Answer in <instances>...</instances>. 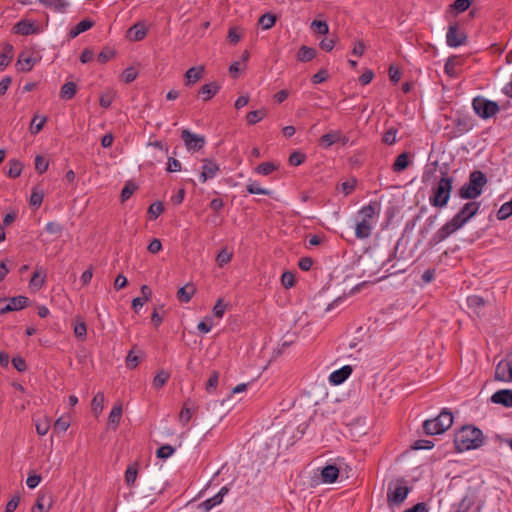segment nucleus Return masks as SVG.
Instances as JSON below:
<instances>
[{"label":"nucleus","mask_w":512,"mask_h":512,"mask_svg":"<svg viewBox=\"0 0 512 512\" xmlns=\"http://www.w3.org/2000/svg\"><path fill=\"white\" fill-rule=\"evenodd\" d=\"M480 203L475 201L467 202L446 224H444L433 236L434 243L444 241L451 234L462 228L479 211Z\"/></svg>","instance_id":"obj_1"},{"label":"nucleus","mask_w":512,"mask_h":512,"mask_svg":"<svg viewBox=\"0 0 512 512\" xmlns=\"http://www.w3.org/2000/svg\"><path fill=\"white\" fill-rule=\"evenodd\" d=\"M482 431L472 425L463 426L454 438V444L457 451L462 452L471 449H477L483 444Z\"/></svg>","instance_id":"obj_2"},{"label":"nucleus","mask_w":512,"mask_h":512,"mask_svg":"<svg viewBox=\"0 0 512 512\" xmlns=\"http://www.w3.org/2000/svg\"><path fill=\"white\" fill-rule=\"evenodd\" d=\"M486 175L479 170L472 171L469 175L468 183H465L457 192L461 199L473 200L482 194L483 188L487 184Z\"/></svg>","instance_id":"obj_3"},{"label":"nucleus","mask_w":512,"mask_h":512,"mask_svg":"<svg viewBox=\"0 0 512 512\" xmlns=\"http://www.w3.org/2000/svg\"><path fill=\"white\" fill-rule=\"evenodd\" d=\"M442 177L432 189L430 204L434 207L443 208L447 205L452 191L453 178L447 173H442Z\"/></svg>","instance_id":"obj_4"},{"label":"nucleus","mask_w":512,"mask_h":512,"mask_svg":"<svg viewBox=\"0 0 512 512\" xmlns=\"http://www.w3.org/2000/svg\"><path fill=\"white\" fill-rule=\"evenodd\" d=\"M380 211V203L374 201L370 202L360 210L362 220L357 223L355 234L359 239L368 238L372 232V218Z\"/></svg>","instance_id":"obj_5"},{"label":"nucleus","mask_w":512,"mask_h":512,"mask_svg":"<svg viewBox=\"0 0 512 512\" xmlns=\"http://www.w3.org/2000/svg\"><path fill=\"white\" fill-rule=\"evenodd\" d=\"M453 424V414L447 409L441 411V413L434 419L424 421L423 429L427 435H438L444 433Z\"/></svg>","instance_id":"obj_6"},{"label":"nucleus","mask_w":512,"mask_h":512,"mask_svg":"<svg viewBox=\"0 0 512 512\" xmlns=\"http://www.w3.org/2000/svg\"><path fill=\"white\" fill-rule=\"evenodd\" d=\"M472 106L475 113L483 119H488L499 111V106L496 102L487 100L480 96L473 99Z\"/></svg>","instance_id":"obj_7"},{"label":"nucleus","mask_w":512,"mask_h":512,"mask_svg":"<svg viewBox=\"0 0 512 512\" xmlns=\"http://www.w3.org/2000/svg\"><path fill=\"white\" fill-rule=\"evenodd\" d=\"M404 480H398L395 487L392 489L390 486L387 491V502L388 505L391 506H397L402 504L405 499L407 498L410 488L404 484Z\"/></svg>","instance_id":"obj_8"},{"label":"nucleus","mask_w":512,"mask_h":512,"mask_svg":"<svg viewBox=\"0 0 512 512\" xmlns=\"http://www.w3.org/2000/svg\"><path fill=\"white\" fill-rule=\"evenodd\" d=\"M494 379L500 382H512V352L496 365Z\"/></svg>","instance_id":"obj_9"},{"label":"nucleus","mask_w":512,"mask_h":512,"mask_svg":"<svg viewBox=\"0 0 512 512\" xmlns=\"http://www.w3.org/2000/svg\"><path fill=\"white\" fill-rule=\"evenodd\" d=\"M467 35L465 32L459 30L457 24H452L448 27L446 41L450 47H458L465 44Z\"/></svg>","instance_id":"obj_10"},{"label":"nucleus","mask_w":512,"mask_h":512,"mask_svg":"<svg viewBox=\"0 0 512 512\" xmlns=\"http://www.w3.org/2000/svg\"><path fill=\"white\" fill-rule=\"evenodd\" d=\"M181 138L188 150H200L205 144V138L203 136L194 134L188 129L182 130Z\"/></svg>","instance_id":"obj_11"},{"label":"nucleus","mask_w":512,"mask_h":512,"mask_svg":"<svg viewBox=\"0 0 512 512\" xmlns=\"http://www.w3.org/2000/svg\"><path fill=\"white\" fill-rule=\"evenodd\" d=\"M203 167L202 172L200 174V179L204 183L208 179H212L219 172V165L211 159H203Z\"/></svg>","instance_id":"obj_12"},{"label":"nucleus","mask_w":512,"mask_h":512,"mask_svg":"<svg viewBox=\"0 0 512 512\" xmlns=\"http://www.w3.org/2000/svg\"><path fill=\"white\" fill-rule=\"evenodd\" d=\"M491 401L505 407H512V390L502 389L495 392L491 397Z\"/></svg>","instance_id":"obj_13"},{"label":"nucleus","mask_w":512,"mask_h":512,"mask_svg":"<svg viewBox=\"0 0 512 512\" xmlns=\"http://www.w3.org/2000/svg\"><path fill=\"white\" fill-rule=\"evenodd\" d=\"M35 62L36 60L32 56L28 55L26 52H22L19 54L16 63L17 70L21 72H29L32 70Z\"/></svg>","instance_id":"obj_14"},{"label":"nucleus","mask_w":512,"mask_h":512,"mask_svg":"<svg viewBox=\"0 0 512 512\" xmlns=\"http://www.w3.org/2000/svg\"><path fill=\"white\" fill-rule=\"evenodd\" d=\"M220 86L216 82L204 84L198 91V96L202 97L204 101L212 99L219 91Z\"/></svg>","instance_id":"obj_15"},{"label":"nucleus","mask_w":512,"mask_h":512,"mask_svg":"<svg viewBox=\"0 0 512 512\" xmlns=\"http://www.w3.org/2000/svg\"><path fill=\"white\" fill-rule=\"evenodd\" d=\"M351 373V366L345 365L342 368L332 372L329 379L333 384L339 385L342 384L350 376Z\"/></svg>","instance_id":"obj_16"},{"label":"nucleus","mask_w":512,"mask_h":512,"mask_svg":"<svg viewBox=\"0 0 512 512\" xmlns=\"http://www.w3.org/2000/svg\"><path fill=\"white\" fill-rule=\"evenodd\" d=\"M339 476V469L336 465H326L321 470V480L323 483H334Z\"/></svg>","instance_id":"obj_17"},{"label":"nucleus","mask_w":512,"mask_h":512,"mask_svg":"<svg viewBox=\"0 0 512 512\" xmlns=\"http://www.w3.org/2000/svg\"><path fill=\"white\" fill-rule=\"evenodd\" d=\"M13 31L19 35H31L37 32V28L33 22L21 20L14 25Z\"/></svg>","instance_id":"obj_18"},{"label":"nucleus","mask_w":512,"mask_h":512,"mask_svg":"<svg viewBox=\"0 0 512 512\" xmlns=\"http://www.w3.org/2000/svg\"><path fill=\"white\" fill-rule=\"evenodd\" d=\"M147 34L145 24L138 22L134 24L127 32V37L133 41L142 40Z\"/></svg>","instance_id":"obj_19"},{"label":"nucleus","mask_w":512,"mask_h":512,"mask_svg":"<svg viewBox=\"0 0 512 512\" xmlns=\"http://www.w3.org/2000/svg\"><path fill=\"white\" fill-rule=\"evenodd\" d=\"M204 75V67L197 66L189 68L185 73L186 85L194 84Z\"/></svg>","instance_id":"obj_20"},{"label":"nucleus","mask_w":512,"mask_h":512,"mask_svg":"<svg viewBox=\"0 0 512 512\" xmlns=\"http://www.w3.org/2000/svg\"><path fill=\"white\" fill-rule=\"evenodd\" d=\"M46 8L52 9L55 12H65L68 7L66 0H38Z\"/></svg>","instance_id":"obj_21"},{"label":"nucleus","mask_w":512,"mask_h":512,"mask_svg":"<svg viewBox=\"0 0 512 512\" xmlns=\"http://www.w3.org/2000/svg\"><path fill=\"white\" fill-rule=\"evenodd\" d=\"M51 507V497L45 494L38 495L32 512H47Z\"/></svg>","instance_id":"obj_22"},{"label":"nucleus","mask_w":512,"mask_h":512,"mask_svg":"<svg viewBox=\"0 0 512 512\" xmlns=\"http://www.w3.org/2000/svg\"><path fill=\"white\" fill-rule=\"evenodd\" d=\"M195 292L196 289L193 284H186L177 291V298L181 302L188 303L192 299Z\"/></svg>","instance_id":"obj_23"},{"label":"nucleus","mask_w":512,"mask_h":512,"mask_svg":"<svg viewBox=\"0 0 512 512\" xmlns=\"http://www.w3.org/2000/svg\"><path fill=\"white\" fill-rule=\"evenodd\" d=\"M315 56L316 50L306 45L301 46L296 55L297 60L303 63L311 61Z\"/></svg>","instance_id":"obj_24"},{"label":"nucleus","mask_w":512,"mask_h":512,"mask_svg":"<svg viewBox=\"0 0 512 512\" xmlns=\"http://www.w3.org/2000/svg\"><path fill=\"white\" fill-rule=\"evenodd\" d=\"M93 26H94V21H92V20H90L88 18L84 19V20L80 21L74 28H72L70 30L69 37L70 38H75L79 34L89 30Z\"/></svg>","instance_id":"obj_25"},{"label":"nucleus","mask_w":512,"mask_h":512,"mask_svg":"<svg viewBox=\"0 0 512 512\" xmlns=\"http://www.w3.org/2000/svg\"><path fill=\"white\" fill-rule=\"evenodd\" d=\"M121 417L122 405L119 403L114 405V407L112 408L108 418V425L112 426L113 430H116L118 424L120 423Z\"/></svg>","instance_id":"obj_26"},{"label":"nucleus","mask_w":512,"mask_h":512,"mask_svg":"<svg viewBox=\"0 0 512 512\" xmlns=\"http://www.w3.org/2000/svg\"><path fill=\"white\" fill-rule=\"evenodd\" d=\"M409 164V153L403 152L397 156L392 168L394 172H402L409 166Z\"/></svg>","instance_id":"obj_27"},{"label":"nucleus","mask_w":512,"mask_h":512,"mask_svg":"<svg viewBox=\"0 0 512 512\" xmlns=\"http://www.w3.org/2000/svg\"><path fill=\"white\" fill-rule=\"evenodd\" d=\"M77 92V85L74 82L65 83L60 89V98L63 100L72 99Z\"/></svg>","instance_id":"obj_28"},{"label":"nucleus","mask_w":512,"mask_h":512,"mask_svg":"<svg viewBox=\"0 0 512 512\" xmlns=\"http://www.w3.org/2000/svg\"><path fill=\"white\" fill-rule=\"evenodd\" d=\"M460 64V59L457 56L449 57L444 66L445 73L450 77H456L458 75L456 67Z\"/></svg>","instance_id":"obj_29"},{"label":"nucleus","mask_w":512,"mask_h":512,"mask_svg":"<svg viewBox=\"0 0 512 512\" xmlns=\"http://www.w3.org/2000/svg\"><path fill=\"white\" fill-rule=\"evenodd\" d=\"M341 140V131H331L321 136L320 143L325 147H330Z\"/></svg>","instance_id":"obj_30"},{"label":"nucleus","mask_w":512,"mask_h":512,"mask_svg":"<svg viewBox=\"0 0 512 512\" xmlns=\"http://www.w3.org/2000/svg\"><path fill=\"white\" fill-rule=\"evenodd\" d=\"M169 378H170V373L168 371L161 369L158 371V373L153 378L152 386L155 389L159 390L167 383Z\"/></svg>","instance_id":"obj_31"},{"label":"nucleus","mask_w":512,"mask_h":512,"mask_svg":"<svg viewBox=\"0 0 512 512\" xmlns=\"http://www.w3.org/2000/svg\"><path fill=\"white\" fill-rule=\"evenodd\" d=\"M8 305L12 311H18L28 306L29 299L26 296H16L8 299Z\"/></svg>","instance_id":"obj_32"},{"label":"nucleus","mask_w":512,"mask_h":512,"mask_svg":"<svg viewBox=\"0 0 512 512\" xmlns=\"http://www.w3.org/2000/svg\"><path fill=\"white\" fill-rule=\"evenodd\" d=\"M13 58V46L6 43L3 48V52L0 54V67L5 68L9 65Z\"/></svg>","instance_id":"obj_33"},{"label":"nucleus","mask_w":512,"mask_h":512,"mask_svg":"<svg viewBox=\"0 0 512 512\" xmlns=\"http://www.w3.org/2000/svg\"><path fill=\"white\" fill-rule=\"evenodd\" d=\"M104 404V394L102 392H98L91 402V410L95 417H98L103 410Z\"/></svg>","instance_id":"obj_34"},{"label":"nucleus","mask_w":512,"mask_h":512,"mask_svg":"<svg viewBox=\"0 0 512 512\" xmlns=\"http://www.w3.org/2000/svg\"><path fill=\"white\" fill-rule=\"evenodd\" d=\"M23 164L17 159H11L9 161V169L7 175L10 178H17L21 175Z\"/></svg>","instance_id":"obj_35"},{"label":"nucleus","mask_w":512,"mask_h":512,"mask_svg":"<svg viewBox=\"0 0 512 512\" xmlns=\"http://www.w3.org/2000/svg\"><path fill=\"white\" fill-rule=\"evenodd\" d=\"M276 20L277 16L275 14L265 13L259 18L258 23L264 30H268L275 25Z\"/></svg>","instance_id":"obj_36"},{"label":"nucleus","mask_w":512,"mask_h":512,"mask_svg":"<svg viewBox=\"0 0 512 512\" xmlns=\"http://www.w3.org/2000/svg\"><path fill=\"white\" fill-rule=\"evenodd\" d=\"M266 115H267V112L265 109L254 110V111H250L246 115V120L249 125H255L256 123L261 121Z\"/></svg>","instance_id":"obj_37"},{"label":"nucleus","mask_w":512,"mask_h":512,"mask_svg":"<svg viewBox=\"0 0 512 512\" xmlns=\"http://www.w3.org/2000/svg\"><path fill=\"white\" fill-rule=\"evenodd\" d=\"M311 29L318 34L326 35L329 33V26L326 21L313 20L311 23Z\"/></svg>","instance_id":"obj_38"},{"label":"nucleus","mask_w":512,"mask_h":512,"mask_svg":"<svg viewBox=\"0 0 512 512\" xmlns=\"http://www.w3.org/2000/svg\"><path fill=\"white\" fill-rule=\"evenodd\" d=\"M137 478V464L128 466L125 472V482L128 486H132Z\"/></svg>","instance_id":"obj_39"},{"label":"nucleus","mask_w":512,"mask_h":512,"mask_svg":"<svg viewBox=\"0 0 512 512\" xmlns=\"http://www.w3.org/2000/svg\"><path fill=\"white\" fill-rule=\"evenodd\" d=\"M232 252H229L227 248H223L217 255L216 261L219 267H223L229 263L232 259Z\"/></svg>","instance_id":"obj_40"},{"label":"nucleus","mask_w":512,"mask_h":512,"mask_svg":"<svg viewBox=\"0 0 512 512\" xmlns=\"http://www.w3.org/2000/svg\"><path fill=\"white\" fill-rule=\"evenodd\" d=\"M222 503L220 495H214L213 497L203 501L200 504V508H202L205 512L210 511L214 506Z\"/></svg>","instance_id":"obj_41"},{"label":"nucleus","mask_w":512,"mask_h":512,"mask_svg":"<svg viewBox=\"0 0 512 512\" xmlns=\"http://www.w3.org/2000/svg\"><path fill=\"white\" fill-rule=\"evenodd\" d=\"M470 5V0H455L453 4L450 5V9L456 13H462L465 12L470 7Z\"/></svg>","instance_id":"obj_42"},{"label":"nucleus","mask_w":512,"mask_h":512,"mask_svg":"<svg viewBox=\"0 0 512 512\" xmlns=\"http://www.w3.org/2000/svg\"><path fill=\"white\" fill-rule=\"evenodd\" d=\"M137 185L133 183L132 181H128L124 188L121 191V200L122 202L128 200L131 195L136 191Z\"/></svg>","instance_id":"obj_43"},{"label":"nucleus","mask_w":512,"mask_h":512,"mask_svg":"<svg viewBox=\"0 0 512 512\" xmlns=\"http://www.w3.org/2000/svg\"><path fill=\"white\" fill-rule=\"evenodd\" d=\"M277 169V166L272 162H263L256 168V172L262 175H269Z\"/></svg>","instance_id":"obj_44"},{"label":"nucleus","mask_w":512,"mask_h":512,"mask_svg":"<svg viewBox=\"0 0 512 512\" xmlns=\"http://www.w3.org/2000/svg\"><path fill=\"white\" fill-rule=\"evenodd\" d=\"M49 162L41 155L35 157V169L39 174H43L47 171Z\"/></svg>","instance_id":"obj_45"},{"label":"nucleus","mask_w":512,"mask_h":512,"mask_svg":"<svg viewBox=\"0 0 512 512\" xmlns=\"http://www.w3.org/2000/svg\"><path fill=\"white\" fill-rule=\"evenodd\" d=\"M45 283V275L41 276L40 272L35 271L30 280V287L40 289Z\"/></svg>","instance_id":"obj_46"},{"label":"nucleus","mask_w":512,"mask_h":512,"mask_svg":"<svg viewBox=\"0 0 512 512\" xmlns=\"http://www.w3.org/2000/svg\"><path fill=\"white\" fill-rule=\"evenodd\" d=\"M115 55V51L111 48H104L97 56V60L101 64H105Z\"/></svg>","instance_id":"obj_47"},{"label":"nucleus","mask_w":512,"mask_h":512,"mask_svg":"<svg viewBox=\"0 0 512 512\" xmlns=\"http://www.w3.org/2000/svg\"><path fill=\"white\" fill-rule=\"evenodd\" d=\"M45 229L49 234L57 235V236H61V234L63 232V226L60 223H57L54 221L48 222L46 224Z\"/></svg>","instance_id":"obj_48"},{"label":"nucleus","mask_w":512,"mask_h":512,"mask_svg":"<svg viewBox=\"0 0 512 512\" xmlns=\"http://www.w3.org/2000/svg\"><path fill=\"white\" fill-rule=\"evenodd\" d=\"M305 159H306L305 154H303L300 151H294L289 156V164L292 166H299L305 161Z\"/></svg>","instance_id":"obj_49"},{"label":"nucleus","mask_w":512,"mask_h":512,"mask_svg":"<svg viewBox=\"0 0 512 512\" xmlns=\"http://www.w3.org/2000/svg\"><path fill=\"white\" fill-rule=\"evenodd\" d=\"M74 334L80 340H85L87 335V326L85 322L80 321L74 326Z\"/></svg>","instance_id":"obj_50"},{"label":"nucleus","mask_w":512,"mask_h":512,"mask_svg":"<svg viewBox=\"0 0 512 512\" xmlns=\"http://www.w3.org/2000/svg\"><path fill=\"white\" fill-rule=\"evenodd\" d=\"M246 189L250 194H263V195L271 194V192L268 189L261 188L258 185V183H256V182L247 184Z\"/></svg>","instance_id":"obj_51"},{"label":"nucleus","mask_w":512,"mask_h":512,"mask_svg":"<svg viewBox=\"0 0 512 512\" xmlns=\"http://www.w3.org/2000/svg\"><path fill=\"white\" fill-rule=\"evenodd\" d=\"M191 417V409L187 407V402H185L179 415V421L182 423L183 426H185L190 421Z\"/></svg>","instance_id":"obj_52"},{"label":"nucleus","mask_w":512,"mask_h":512,"mask_svg":"<svg viewBox=\"0 0 512 512\" xmlns=\"http://www.w3.org/2000/svg\"><path fill=\"white\" fill-rule=\"evenodd\" d=\"M164 211V206L160 201L154 202L150 205L148 213L152 218L156 219Z\"/></svg>","instance_id":"obj_53"},{"label":"nucleus","mask_w":512,"mask_h":512,"mask_svg":"<svg viewBox=\"0 0 512 512\" xmlns=\"http://www.w3.org/2000/svg\"><path fill=\"white\" fill-rule=\"evenodd\" d=\"M281 283L285 288H291L295 284V276L293 273L286 271L281 276Z\"/></svg>","instance_id":"obj_54"},{"label":"nucleus","mask_w":512,"mask_h":512,"mask_svg":"<svg viewBox=\"0 0 512 512\" xmlns=\"http://www.w3.org/2000/svg\"><path fill=\"white\" fill-rule=\"evenodd\" d=\"M511 206L509 202L504 203L497 211V218L499 220H505L512 215Z\"/></svg>","instance_id":"obj_55"},{"label":"nucleus","mask_w":512,"mask_h":512,"mask_svg":"<svg viewBox=\"0 0 512 512\" xmlns=\"http://www.w3.org/2000/svg\"><path fill=\"white\" fill-rule=\"evenodd\" d=\"M174 448L170 445H163L160 448H158L156 455L158 458L161 459H167L174 453Z\"/></svg>","instance_id":"obj_56"},{"label":"nucleus","mask_w":512,"mask_h":512,"mask_svg":"<svg viewBox=\"0 0 512 512\" xmlns=\"http://www.w3.org/2000/svg\"><path fill=\"white\" fill-rule=\"evenodd\" d=\"M397 130L395 128L388 129L382 138V141L387 145H392L396 142Z\"/></svg>","instance_id":"obj_57"},{"label":"nucleus","mask_w":512,"mask_h":512,"mask_svg":"<svg viewBox=\"0 0 512 512\" xmlns=\"http://www.w3.org/2000/svg\"><path fill=\"white\" fill-rule=\"evenodd\" d=\"M49 428H50V422H49V420L47 418H44L43 420L38 421L36 423V432L40 436L46 435L47 432L49 431Z\"/></svg>","instance_id":"obj_58"},{"label":"nucleus","mask_w":512,"mask_h":512,"mask_svg":"<svg viewBox=\"0 0 512 512\" xmlns=\"http://www.w3.org/2000/svg\"><path fill=\"white\" fill-rule=\"evenodd\" d=\"M69 427H70V422L61 417L55 421L53 429L55 432H66Z\"/></svg>","instance_id":"obj_59"},{"label":"nucleus","mask_w":512,"mask_h":512,"mask_svg":"<svg viewBox=\"0 0 512 512\" xmlns=\"http://www.w3.org/2000/svg\"><path fill=\"white\" fill-rule=\"evenodd\" d=\"M37 116H35L32 121H31V125H30V131L32 134H37L44 126V124L46 123L47 121V118L46 117H42L40 119V121L38 123H36L37 121Z\"/></svg>","instance_id":"obj_60"},{"label":"nucleus","mask_w":512,"mask_h":512,"mask_svg":"<svg viewBox=\"0 0 512 512\" xmlns=\"http://www.w3.org/2000/svg\"><path fill=\"white\" fill-rule=\"evenodd\" d=\"M434 446V443L430 440H423V439H420V440H417L413 443V445L411 446L412 449L414 450H421V449H431L433 448Z\"/></svg>","instance_id":"obj_61"},{"label":"nucleus","mask_w":512,"mask_h":512,"mask_svg":"<svg viewBox=\"0 0 512 512\" xmlns=\"http://www.w3.org/2000/svg\"><path fill=\"white\" fill-rule=\"evenodd\" d=\"M43 201V193L41 191H38L36 188L33 189L31 197H30V204L35 207H39Z\"/></svg>","instance_id":"obj_62"},{"label":"nucleus","mask_w":512,"mask_h":512,"mask_svg":"<svg viewBox=\"0 0 512 512\" xmlns=\"http://www.w3.org/2000/svg\"><path fill=\"white\" fill-rule=\"evenodd\" d=\"M137 77V71L133 67L126 68L122 73V79L126 83L133 82Z\"/></svg>","instance_id":"obj_63"},{"label":"nucleus","mask_w":512,"mask_h":512,"mask_svg":"<svg viewBox=\"0 0 512 512\" xmlns=\"http://www.w3.org/2000/svg\"><path fill=\"white\" fill-rule=\"evenodd\" d=\"M112 102H113L112 92L107 91L100 96L99 104L101 107L108 108L111 106Z\"/></svg>","instance_id":"obj_64"}]
</instances>
